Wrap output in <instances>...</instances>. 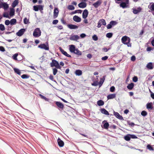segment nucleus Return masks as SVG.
<instances>
[{"label": "nucleus", "mask_w": 154, "mask_h": 154, "mask_svg": "<svg viewBox=\"0 0 154 154\" xmlns=\"http://www.w3.org/2000/svg\"><path fill=\"white\" fill-rule=\"evenodd\" d=\"M122 42L124 44L127 45L128 47H131V43H130L131 39L126 36H123L122 38Z\"/></svg>", "instance_id": "obj_1"}, {"label": "nucleus", "mask_w": 154, "mask_h": 154, "mask_svg": "<svg viewBox=\"0 0 154 154\" xmlns=\"http://www.w3.org/2000/svg\"><path fill=\"white\" fill-rule=\"evenodd\" d=\"M41 31L39 28H37L34 29L33 35L35 38H38L41 35Z\"/></svg>", "instance_id": "obj_2"}, {"label": "nucleus", "mask_w": 154, "mask_h": 154, "mask_svg": "<svg viewBox=\"0 0 154 154\" xmlns=\"http://www.w3.org/2000/svg\"><path fill=\"white\" fill-rule=\"evenodd\" d=\"M50 65L51 67L55 66L57 69H61V66L59 65L58 62L55 60H53L52 62L50 63Z\"/></svg>", "instance_id": "obj_3"}, {"label": "nucleus", "mask_w": 154, "mask_h": 154, "mask_svg": "<svg viewBox=\"0 0 154 154\" xmlns=\"http://www.w3.org/2000/svg\"><path fill=\"white\" fill-rule=\"evenodd\" d=\"M38 47L42 49H45V50H49V46L48 43H46V44H41L38 45Z\"/></svg>", "instance_id": "obj_4"}, {"label": "nucleus", "mask_w": 154, "mask_h": 154, "mask_svg": "<svg viewBox=\"0 0 154 154\" xmlns=\"http://www.w3.org/2000/svg\"><path fill=\"white\" fill-rule=\"evenodd\" d=\"M106 24V23L105 20L104 19H101L99 21L98 23L97 27L98 28H100L101 27V25L105 26Z\"/></svg>", "instance_id": "obj_5"}, {"label": "nucleus", "mask_w": 154, "mask_h": 154, "mask_svg": "<svg viewBox=\"0 0 154 154\" xmlns=\"http://www.w3.org/2000/svg\"><path fill=\"white\" fill-rule=\"evenodd\" d=\"M25 29H22L20 30L18 32H17L16 35L19 36H21L23 35L25 32Z\"/></svg>", "instance_id": "obj_6"}, {"label": "nucleus", "mask_w": 154, "mask_h": 154, "mask_svg": "<svg viewBox=\"0 0 154 154\" xmlns=\"http://www.w3.org/2000/svg\"><path fill=\"white\" fill-rule=\"evenodd\" d=\"M79 38V37L77 35H71L70 38L69 39L72 41H77V40Z\"/></svg>", "instance_id": "obj_7"}, {"label": "nucleus", "mask_w": 154, "mask_h": 154, "mask_svg": "<svg viewBox=\"0 0 154 154\" xmlns=\"http://www.w3.org/2000/svg\"><path fill=\"white\" fill-rule=\"evenodd\" d=\"M113 114L115 116V117L117 118L120 120H123V118L122 116H121L118 112H116L115 111H114Z\"/></svg>", "instance_id": "obj_8"}, {"label": "nucleus", "mask_w": 154, "mask_h": 154, "mask_svg": "<svg viewBox=\"0 0 154 154\" xmlns=\"http://www.w3.org/2000/svg\"><path fill=\"white\" fill-rule=\"evenodd\" d=\"M132 10H133V13L134 14H137L141 11L142 9L140 7H139L137 9L133 8L132 9Z\"/></svg>", "instance_id": "obj_9"}, {"label": "nucleus", "mask_w": 154, "mask_h": 154, "mask_svg": "<svg viewBox=\"0 0 154 154\" xmlns=\"http://www.w3.org/2000/svg\"><path fill=\"white\" fill-rule=\"evenodd\" d=\"M88 11L87 9H85L84 11L82 13V18L83 19H86L88 17Z\"/></svg>", "instance_id": "obj_10"}, {"label": "nucleus", "mask_w": 154, "mask_h": 154, "mask_svg": "<svg viewBox=\"0 0 154 154\" xmlns=\"http://www.w3.org/2000/svg\"><path fill=\"white\" fill-rule=\"evenodd\" d=\"M59 49L62 54L64 55L69 57H71V55L68 54L67 53L66 51H65L63 49H62L60 47Z\"/></svg>", "instance_id": "obj_11"}, {"label": "nucleus", "mask_w": 154, "mask_h": 154, "mask_svg": "<svg viewBox=\"0 0 154 154\" xmlns=\"http://www.w3.org/2000/svg\"><path fill=\"white\" fill-rule=\"evenodd\" d=\"M102 3L101 0H99L97 1L96 2L93 4V5L96 8H98Z\"/></svg>", "instance_id": "obj_12"}, {"label": "nucleus", "mask_w": 154, "mask_h": 154, "mask_svg": "<svg viewBox=\"0 0 154 154\" xmlns=\"http://www.w3.org/2000/svg\"><path fill=\"white\" fill-rule=\"evenodd\" d=\"M59 11L58 9L57 8H55L54 10V18H56L58 16Z\"/></svg>", "instance_id": "obj_13"}, {"label": "nucleus", "mask_w": 154, "mask_h": 154, "mask_svg": "<svg viewBox=\"0 0 154 154\" xmlns=\"http://www.w3.org/2000/svg\"><path fill=\"white\" fill-rule=\"evenodd\" d=\"M87 6V4L85 2H81L78 4V6L81 8H84Z\"/></svg>", "instance_id": "obj_14"}, {"label": "nucleus", "mask_w": 154, "mask_h": 154, "mask_svg": "<svg viewBox=\"0 0 154 154\" xmlns=\"http://www.w3.org/2000/svg\"><path fill=\"white\" fill-rule=\"evenodd\" d=\"M57 143L60 147H62L64 146V143L59 138H58L57 139Z\"/></svg>", "instance_id": "obj_15"}, {"label": "nucleus", "mask_w": 154, "mask_h": 154, "mask_svg": "<svg viewBox=\"0 0 154 154\" xmlns=\"http://www.w3.org/2000/svg\"><path fill=\"white\" fill-rule=\"evenodd\" d=\"M73 20L76 22H79L81 21V18L75 15L73 17Z\"/></svg>", "instance_id": "obj_16"}, {"label": "nucleus", "mask_w": 154, "mask_h": 154, "mask_svg": "<svg viewBox=\"0 0 154 154\" xmlns=\"http://www.w3.org/2000/svg\"><path fill=\"white\" fill-rule=\"evenodd\" d=\"M68 27L70 29H75L78 28V26L76 25L72 24H68L67 25Z\"/></svg>", "instance_id": "obj_17"}, {"label": "nucleus", "mask_w": 154, "mask_h": 154, "mask_svg": "<svg viewBox=\"0 0 154 154\" xmlns=\"http://www.w3.org/2000/svg\"><path fill=\"white\" fill-rule=\"evenodd\" d=\"M146 67L149 69H153V66L152 63H148L146 65Z\"/></svg>", "instance_id": "obj_18"}, {"label": "nucleus", "mask_w": 154, "mask_h": 154, "mask_svg": "<svg viewBox=\"0 0 154 154\" xmlns=\"http://www.w3.org/2000/svg\"><path fill=\"white\" fill-rule=\"evenodd\" d=\"M8 5L6 2H2V8H3L5 10H7L8 8Z\"/></svg>", "instance_id": "obj_19"}, {"label": "nucleus", "mask_w": 154, "mask_h": 154, "mask_svg": "<svg viewBox=\"0 0 154 154\" xmlns=\"http://www.w3.org/2000/svg\"><path fill=\"white\" fill-rule=\"evenodd\" d=\"M56 104L58 107L62 109H63L64 105L61 103L60 102L57 101L56 102Z\"/></svg>", "instance_id": "obj_20"}, {"label": "nucleus", "mask_w": 154, "mask_h": 154, "mask_svg": "<svg viewBox=\"0 0 154 154\" xmlns=\"http://www.w3.org/2000/svg\"><path fill=\"white\" fill-rule=\"evenodd\" d=\"M152 105V102L148 103L146 105V108L148 109H152L153 108Z\"/></svg>", "instance_id": "obj_21"}, {"label": "nucleus", "mask_w": 154, "mask_h": 154, "mask_svg": "<svg viewBox=\"0 0 154 154\" xmlns=\"http://www.w3.org/2000/svg\"><path fill=\"white\" fill-rule=\"evenodd\" d=\"M102 123L104 124L103 127L104 128L106 129L108 128L109 125L108 122L105 121H104L102 122Z\"/></svg>", "instance_id": "obj_22"}, {"label": "nucleus", "mask_w": 154, "mask_h": 154, "mask_svg": "<svg viewBox=\"0 0 154 154\" xmlns=\"http://www.w3.org/2000/svg\"><path fill=\"white\" fill-rule=\"evenodd\" d=\"M101 112L106 115H109V113L104 108L101 109H100Z\"/></svg>", "instance_id": "obj_23"}, {"label": "nucleus", "mask_w": 154, "mask_h": 154, "mask_svg": "<svg viewBox=\"0 0 154 154\" xmlns=\"http://www.w3.org/2000/svg\"><path fill=\"white\" fill-rule=\"evenodd\" d=\"M69 46V50L72 53H73L75 49V46L73 45H71Z\"/></svg>", "instance_id": "obj_24"}, {"label": "nucleus", "mask_w": 154, "mask_h": 154, "mask_svg": "<svg viewBox=\"0 0 154 154\" xmlns=\"http://www.w3.org/2000/svg\"><path fill=\"white\" fill-rule=\"evenodd\" d=\"M116 95L115 94H109L107 96L108 99H112L116 97Z\"/></svg>", "instance_id": "obj_25"}, {"label": "nucleus", "mask_w": 154, "mask_h": 154, "mask_svg": "<svg viewBox=\"0 0 154 154\" xmlns=\"http://www.w3.org/2000/svg\"><path fill=\"white\" fill-rule=\"evenodd\" d=\"M148 8L150 9L151 11H154V3H151L148 6Z\"/></svg>", "instance_id": "obj_26"}, {"label": "nucleus", "mask_w": 154, "mask_h": 154, "mask_svg": "<svg viewBox=\"0 0 154 154\" xmlns=\"http://www.w3.org/2000/svg\"><path fill=\"white\" fill-rule=\"evenodd\" d=\"M134 86V84L133 83H131L128 85L127 86V88L129 90L132 89Z\"/></svg>", "instance_id": "obj_27"}, {"label": "nucleus", "mask_w": 154, "mask_h": 154, "mask_svg": "<svg viewBox=\"0 0 154 154\" xmlns=\"http://www.w3.org/2000/svg\"><path fill=\"white\" fill-rule=\"evenodd\" d=\"M128 4V3H126L125 2H122L120 4V6L123 8H124L127 7V5Z\"/></svg>", "instance_id": "obj_28"}, {"label": "nucleus", "mask_w": 154, "mask_h": 154, "mask_svg": "<svg viewBox=\"0 0 154 154\" xmlns=\"http://www.w3.org/2000/svg\"><path fill=\"white\" fill-rule=\"evenodd\" d=\"M73 53L78 55H80L82 54L81 52L79 51L77 48L75 49L74 51L73 52Z\"/></svg>", "instance_id": "obj_29"}, {"label": "nucleus", "mask_w": 154, "mask_h": 154, "mask_svg": "<svg viewBox=\"0 0 154 154\" xmlns=\"http://www.w3.org/2000/svg\"><path fill=\"white\" fill-rule=\"evenodd\" d=\"M105 76H103V78L100 79V80L99 82V85L100 86H101L103 83L105 79Z\"/></svg>", "instance_id": "obj_30"}, {"label": "nucleus", "mask_w": 154, "mask_h": 154, "mask_svg": "<svg viewBox=\"0 0 154 154\" xmlns=\"http://www.w3.org/2000/svg\"><path fill=\"white\" fill-rule=\"evenodd\" d=\"M10 24L11 25H13L16 24L17 21L15 19H12L10 21Z\"/></svg>", "instance_id": "obj_31"}, {"label": "nucleus", "mask_w": 154, "mask_h": 154, "mask_svg": "<svg viewBox=\"0 0 154 154\" xmlns=\"http://www.w3.org/2000/svg\"><path fill=\"white\" fill-rule=\"evenodd\" d=\"M75 74L77 75H81L82 74V71L80 70H77L75 72Z\"/></svg>", "instance_id": "obj_32"}, {"label": "nucleus", "mask_w": 154, "mask_h": 154, "mask_svg": "<svg viewBox=\"0 0 154 154\" xmlns=\"http://www.w3.org/2000/svg\"><path fill=\"white\" fill-rule=\"evenodd\" d=\"M104 102L102 100H100L97 102V104L99 106H103L104 105Z\"/></svg>", "instance_id": "obj_33"}, {"label": "nucleus", "mask_w": 154, "mask_h": 154, "mask_svg": "<svg viewBox=\"0 0 154 154\" xmlns=\"http://www.w3.org/2000/svg\"><path fill=\"white\" fill-rule=\"evenodd\" d=\"M18 0H15L12 4V6L13 8H14L18 4Z\"/></svg>", "instance_id": "obj_34"}, {"label": "nucleus", "mask_w": 154, "mask_h": 154, "mask_svg": "<svg viewBox=\"0 0 154 154\" xmlns=\"http://www.w3.org/2000/svg\"><path fill=\"white\" fill-rule=\"evenodd\" d=\"M24 23L25 24H27L30 23L29 21V19L25 17L23 20Z\"/></svg>", "instance_id": "obj_35"}, {"label": "nucleus", "mask_w": 154, "mask_h": 154, "mask_svg": "<svg viewBox=\"0 0 154 154\" xmlns=\"http://www.w3.org/2000/svg\"><path fill=\"white\" fill-rule=\"evenodd\" d=\"M130 134H128L124 137L125 139L127 141H129L130 140Z\"/></svg>", "instance_id": "obj_36"}, {"label": "nucleus", "mask_w": 154, "mask_h": 154, "mask_svg": "<svg viewBox=\"0 0 154 154\" xmlns=\"http://www.w3.org/2000/svg\"><path fill=\"white\" fill-rule=\"evenodd\" d=\"M14 72L19 75H20L21 72L20 70L18 69L14 68Z\"/></svg>", "instance_id": "obj_37"}, {"label": "nucleus", "mask_w": 154, "mask_h": 154, "mask_svg": "<svg viewBox=\"0 0 154 154\" xmlns=\"http://www.w3.org/2000/svg\"><path fill=\"white\" fill-rule=\"evenodd\" d=\"M82 11L81 10H75L74 11H73L72 12L71 14H76V13H79L80 14H81L82 12Z\"/></svg>", "instance_id": "obj_38"}, {"label": "nucleus", "mask_w": 154, "mask_h": 154, "mask_svg": "<svg viewBox=\"0 0 154 154\" xmlns=\"http://www.w3.org/2000/svg\"><path fill=\"white\" fill-rule=\"evenodd\" d=\"M67 8L69 10H73L75 9V8L73 5H70L68 6Z\"/></svg>", "instance_id": "obj_39"}, {"label": "nucleus", "mask_w": 154, "mask_h": 154, "mask_svg": "<svg viewBox=\"0 0 154 154\" xmlns=\"http://www.w3.org/2000/svg\"><path fill=\"white\" fill-rule=\"evenodd\" d=\"M29 75L26 74H23L21 76V77L23 79H28L29 78Z\"/></svg>", "instance_id": "obj_40"}, {"label": "nucleus", "mask_w": 154, "mask_h": 154, "mask_svg": "<svg viewBox=\"0 0 154 154\" xmlns=\"http://www.w3.org/2000/svg\"><path fill=\"white\" fill-rule=\"evenodd\" d=\"M110 23L112 26L116 25L117 24V22L115 21H112Z\"/></svg>", "instance_id": "obj_41"}, {"label": "nucleus", "mask_w": 154, "mask_h": 154, "mask_svg": "<svg viewBox=\"0 0 154 154\" xmlns=\"http://www.w3.org/2000/svg\"><path fill=\"white\" fill-rule=\"evenodd\" d=\"M57 68H53V74L54 75H55L57 72L58 70Z\"/></svg>", "instance_id": "obj_42"}, {"label": "nucleus", "mask_w": 154, "mask_h": 154, "mask_svg": "<svg viewBox=\"0 0 154 154\" xmlns=\"http://www.w3.org/2000/svg\"><path fill=\"white\" fill-rule=\"evenodd\" d=\"M92 39L95 41H97L98 40V38L96 35H94L92 37Z\"/></svg>", "instance_id": "obj_43"}, {"label": "nucleus", "mask_w": 154, "mask_h": 154, "mask_svg": "<svg viewBox=\"0 0 154 154\" xmlns=\"http://www.w3.org/2000/svg\"><path fill=\"white\" fill-rule=\"evenodd\" d=\"M0 30L2 31H3L5 30V26L2 24H0Z\"/></svg>", "instance_id": "obj_44"}, {"label": "nucleus", "mask_w": 154, "mask_h": 154, "mask_svg": "<svg viewBox=\"0 0 154 154\" xmlns=\"http://www.w3.org/2000/svg\"><path fill=\"white\" fill-rule=\"evenodd\" d=\"M141 114L142 116H145L147 115V112L145 111H143L141 112Z\"/></svg>", "instance_id": "obj_45"}, {"label": "nucleus", "mask_w": 154, "mask_h": 154, "mask_svg": "<svg viewBox=\"0 0 154 154\" xmlns=\"http://www.w3.org/2000/svg\"><path fill=\"white\" fill-rule=\"evenodd\" d=\"M106 36L108 38H111L112 36V33H108L106 34Z\"/></svg>", "instance_id": "obj_46"}, {"label": "nucleus", "mask_w": 154, "mask_h": 154, "mask_svg": "<svg viewBox=\"0 0 154 154\" xmlns=\"http://www.w3.org/2000/svg\"><path fill=\"white\" fill-rule=\"evenodd\" d=\"M147 148L150 150H153V149L152 147L150 145H148L147 146Z\"/></svg>", "instance_id": "obj_47"}, {"label": "nucleus", "mask_w": 154, "mask_h": 154, "mask_svg": "<svg viewBox=\"0 0 154 154\" xmlns=\"http://www.w3.org/2000/svg\"><path fill=\"white\" fill-rule=\"evenodd\" d=\"M18 55V54H17V53L15 54H14V55L12 57L13 59L14 60H17V57Z\"/></svg>", "instance_id": "obj_48"}, {"label": "nucleus", "mask_w": 154, "mask_h": 154, "mask_svg": "<svg viewBox=\"0 0 154 154\" xmlns=\"http://www.w3.org/2000/svg\"><path fill=\"white\" fill-rule=\"evenodd\" d=\"M40 96H41L42 98L45 100L48 101V99L46 98L45 96H43V95H42L41 94H40Z\"/></svg>", "instance_id": "obj_49"}, {"label": "nucleus", "mask_w": 154, "mask_h": 154, "mask_svg": "<svg viewBox=\"0 0 154 154\" xmlns=\"http://www.w3.org/2000/svg\"><path fill=\"white\" fill-rule=\"evenodd\" d=\"M33 10L35 11H38V5L34 6L33 7Z\"/></svg>", "instance_id": "obj_50"}, {"label": "nucleus", "mask_w": 154, "mask_h": 154, "mask_svg": "<svg viewBox=\"0 0 154 154\" xmlns=\"http://www.w3.org/2000/svg\"><path fill=\"white\" fill-rule=\"evenodd\" d=\"M38 10H40V11H42L43 10V8L44 7V6L42 5H38Z\"/></svg>", "instance_id": "obj_51"}, {"label": "nucleus", "mask_w": 154, "mask_h": 154, "mask_svg": "<svg viewBox=\"0 0 154 154\" xmlns=\"http://www.w3.org/2000/svg\"><path fill=\"white\" fill-rule=\"evenodd\" d=\"M10 24V21L9 20H6L5 21V24L7 25L8 26L9 24Z\"/></svg>", "instance_id": "obj_52"}, {"label": "nucleus", "mask_w": 154, "mask_h": 154, "mask_svg": "<svg viewBox=\"0 0 154 154\" xmlns=\"http://www.w3.org/2000/svg\"><path fill=\"white\" fill-rule=\"evenodd\" d=\"M154 49V48L151 47H148L147 48L146 50L147 51H149Z\"/></svg>", "instance_id": "obj_53"}, {"label": "nucleus", "mask_w": 154, "mask_h": 154, "mask_svg": "<svg viewBox=\"0 0 154 154\" xmlns=\"http://www.w3.org/2000/svg\"><path fill=\"white\" fill-rule=\"evenodd\" d=\"M115 90V88L113 86H112L110 88V91L111 92H113Z\"/></svg>", "instance_id": "obj_54"}, {"label": "nucleus", "mask_w": 154, "mask_h": 154, "mask_svg": "<svg viewBox=\"0 0 154 154\" xmlns=\"http://www.w3.org/2000/svg\"><path fill=\"white\" fill-rule=\"evenodd\" d=\"M138 80V78L136 76L134 77L133 78V81L134 82H136Z\"/></svg>", "instance_id": "obj_55"}, {"label": "nucleus", "mask_w": 154, "mask_h": 154, "mask_svg": "<svg viewBox=\"0 0 154 154\" xmlns=\"http://www.w3.org/2000/svg\"><path fill=\"white\" fill-rule=\"evenodd\" d=\"M58 20H54L53 21L52 23L53 24H56L58 23Z\"/></svg>", "instance_id": "obj_56"}, {"label": "nucleus", "mask_w": 154, "mask_h": 154, "mask_svg": "<svg viewBox=\"0 0 154 154\" xmlns=\"http://www.w3.org/2000/svg\"><path fill=\"white\" fill-rule=\"evenodd\" d=\"M0 51L2 52H4L5 51V49L4 47L0 46Z\"/></svg>", "instance_id": "obj_57"}, {"label": "nucleus", "mask_w": 154, "mask_h": 154, "mask_svg": "<svg viewBox=\"0 0 154 154\" xmlns=\"http://www.w3.org/2000/svg\"><path fill=\"white\" fill-rule=\"evenodd\" d=\"M98 85V82H94L92 84V85L94 86H97Z\"/></svg>", "instance_id": "obj_58"}, {"label": "nucleus", "mask_w": 154, "mask_h": 154, "mask_svg": "<svg viewBox=\"0 0 154 154\" xmlns=\"http://www.w3.org/2000/svg\"><path fill=\"white\" fill-rule=\"evenodd\" d=\"M130 136L131 138H133V139H135V138H137V137L134 135L130 134Z\"/></svg>", "instance_id": "obj_59"}, {"label": "nucleus", "mask_w": 154, "mask_h": 154, "mask_svg": "<svg viewBox=\"0 0 154 154\" xmlns=\"http://www.w3.org/2000/svg\"><path fill=\"white\" fill-rule=\"evenodd\" d=\"M136 60V58L134 56H132L131 58V61H134Z\"/></svg>", "instance_id": "obj_60"}, {"label": "nucleus", "mask_w": 154, "mask_h": 154, "mask_svg": "<svg viewBox=\"0 0 154 154\" xmlns=\"http://www.w3.org/2000/svg\"><path fill=\"white\" fill-rule=\"evenodd\" d=\"M108 58V57L107 56H105L102 58V60H106Z\"/></svg>", "instance_id": "obj_61"}, {"label": "nucleus", "mask_w": 154, "mask_h": 154, "mask_svg": "<svg viewBox=\"0 0 154 154\" xmlns=\"http://www.w3.org/2000/svg\"><path fill=\"white\" fill-rule=\"evenodd\" d=\"M112 26L111 24H110V23H109V24L107 26V28L108 29H111L112 27Z\"/></svg>", "instance_id": "obj_62"}, {"label": "nucleus", "mask_w": 154, "mask_h": 154, "mask_svg": "<svg viewBox=\"0 0 154 154\" xmlns=\"http://www.w3.org/2000/svg\"><path fill=\"white\" fill-rule=\"evenodd\" d=\"M86 35L84 33H82L80 35V37L82 38H84L86 36Z\"/></svg>", "instance_id": "obj_63"}, {"label": "nucleus", "mask_w": 154, "mask_h": 154, "mask_svg": "<svg viewBox=\"0 0 154 154\" xmlns=\"http://www.w3.org/2000/svg\"><path fill=\"white\" fill-rule=\"evenodd\" d=\"M87 57L89 59H91L92 58V56L91 54H88L87 55Z\"/></svg>", "instance_id": "obj_64"}]
</instances>
